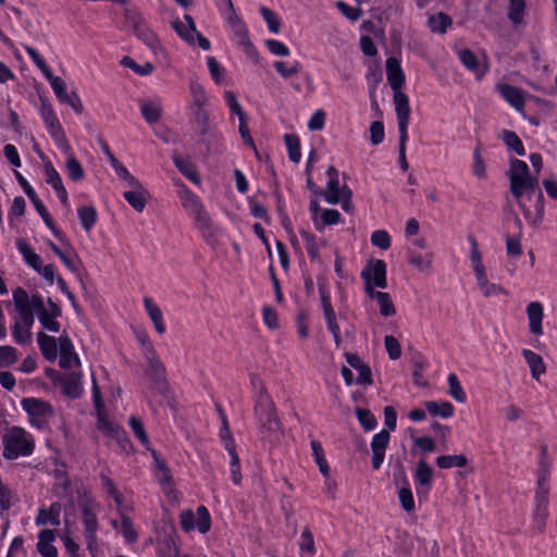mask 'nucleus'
Instances as JSON below:
<instances>
[{
	"mask_svg": "<svg viewBox=\"0 0 557 557\" xmlns=\"http://www.w3.org/2000/svg\"><path fill=\"white\" fill-rule=\"evenodd\" d=\"M541 455L539 459L536 490L534 495V509L532 516V528L535 533L541 534L546 529V519L548 517L549 499V478L552 468V458L548 456L546 445H541Z\"/></svg>",
	"mask_w": 557,
	"mask_h": 557,
	"instance_id": "obj_1",
	"label": "nucleus"
},
{
	"mask_svg": "<svg viewBox=\"0 0 557 557\" xmlns=\"http://www.w3.org/2000/svg\"><path fill=\"white\" fill-rule=\"evenodd\" d=\"M253 413L262 440L275 444L282 437V424L276 414V408L272 399L255 404Z\"/></svg>",
	"mask_w": 557,
	"mask_h": 557,
	"instance_id": "obj_2",
	"label": "nucleus"
},
{
	"mask_svg": "<svg viewBox=\"0 0 557 557\" xmlns=\"http://www.w3.org/2000/svg\"><path fill=\"white\" fill-rule=\"evenodd\" d=\"M35 447L33 437L20 426H12L3 436L2 455L8 460L32 455Z\"/></svg>",
	"mask_w": 557,
	"mask_h": 557,
	"instance_id": "obj_3",
	"label": "nucleus"
},
{
	"mask_svg": "<svg viewBox=\"0 0 557 557\" xmlns=\"http://www.w3.org/2000/svg\"><path fill=\"white\" fill-rule=\"evenodd\" d=\"M181 199L183 207L195 218L197 226L202 232L208 243L214 246L213 224L200 199L186 188L181 193Z\"/></svg>",
	"mask_w": 557,
	"mask_h": 557,
	"instance_id": "obj_4",
	"label": "nucleus"
},
{
	"mask_svg": "<svg viewBox=\"0 0 557 557\" xmlns=\"http://www.w3.org/2000/svg\"><path fill=\"white\" fill-rule=\"evenodd\" d=\"M384 422L387 430H382L371 441L372 468L375 470L380 469L384 461L385 450L391 440L389 431H394L397 425V413L393 406L384 408Z\"/></svg>",
	"mask_w": 557,
	"mask_h": 557,
	"instance_id": "obj_5",
	"label": "nucleus"
},
{
	"mask_svg": "<svg viewBox=\"0 0 557 557\" xmlns=\"http://www.w3.org/2000/svg\"><path fill=\"white\" fill-rule=\"evenodd\" d=\"M33 308L36 309V314L44 329L50 332H59L60 323L57 318L61 315V308L48 298V307H45L44 299L40 295H33Z\"/></svg>",
	"mask_w": 557,
	"mask_h": 557,
	"instance_id": "obj_6",
	"label": "nucleus"
},
{
	"mask_svg": "<svg viewBox=\"0 0 557 557\" xmlns=\"http://www.w3.org/2000/svg\"><path fill=\"white\" fill-rule=\"evenodd\" d=\"M23 409L29 416V421L38 429L47 426L54 412L51 405L38 398H24L21 401Z\"/></svg>",
	"mask_w": 557,
	"mask_h": 557,
	"instance_id": "obj_7",
	"label": "nucleus"
},
{
	"mask_svg": "<svg viewBox=\"0 0 557 557\" xmlns=\"http://www.w3.org/2000/svg\"><path fill=\"white\" fill-rule=\"evenodd\" d=\"M147 360V375L153 383V386L160 394H166L169 389V383L165 377V368L157 356V351L152 345H148L146 352Z\"/></svg>",
	"mask_w": 557,
	"mask_h": 557,
	"instance_id": "obj_8",
	"label": "nucleus"
},
{
	"mask_svg": "<svg viewBox=\"0 0 557 557\" xmlns=\"http://www.w3.org/2000/svg\"><path fill=\"white\" fill-rule=\"evenodd\" d=\"M13 302L20 318L16 322H21L24 329L30 331L36 313V309L33 308V296L29 297L24 288L17 287L13 290Z\"/></svg>",
	"mask_w": 557,
	"mask_h": 557,
	"instance_id": "obj_9",
	"label": "nucleus"
},
{
	"mask_svg": "<svg viewBox=\"0 0 557 557\" xmlns=\"http://www.w3.org/2000/svg\"><path fill=\"white\" fill-rule=\"evenodd\" d=\"M15 176H16V180L20 183V185L23 187L25 194L33 202L35 209L37 210V212L40 214V216L45 221L46 225L51 230V232L53 233V235L55 237L62 238V235H63L62 232L55 227L51 215L49 214V212H48L47 208L45 207V205L42 203V201L38 198L34 188L28 184V182L25 180V177L20 172H15Z\"/></svg>",
	"mask_w": 557,
	"mask_h": 557,
	"instance_id": "obj_10",
	"label": "nucleus"
},
{
	"mask_svg": "<svg viewBox=\"0 0 557 557\" xmlns=\"http://www.w3.org/2000/svg\"><path fill=\"white\" fill-rule=\"evenodd\" d=\"M41 116L51 137L65 153H69L71 151V147L52 108L50 106H42Z\"/></svg>",
	"mask_w": 557,
	"mask_h": 557,
	"instance_id": "obj_11",
	"label": "nucleus"
},
{
	"mask_svg": "<svg viewBox=\"0 0 557 557\" xmlns=\"http://www.w3.org/2000/svg\"><path fill=\"white\" fill-rule=\"evenodd\" d=\"M361 277L364 282H370L379 288H386V263L381 260H370L361 271Z\"/></svg>",
	"mask_w": 557,
	"mask_h": 557,
	"instance_id": "obj_12",
	"label": "nucleus"
},
{
	"mask_svg": "<svg viewBox=\"0 0 557 557\" xmlns=\"http://www.w3.org/2000/svg\"><path fill=\"white\" fill-rule=\"evenodd\" d=\"M395 111L398 121L399 135H408V125L410 116L409 99L401 90L394 94Z\"/></svg>",
	"mask_w": 557,
	"mask_h": 557,
	"instance_id": "obj_13",
	"label": "nucleus"
},
{
	"mask_svg": "<svg viewBox=\"0 0 557 557\" xmlns=\"http://www.w3.org/2000/svg\"><path fill=\"white\" fill-rule=\"evenodd\" d=\"M326 175L329 177V182L326 184V188L322 190V196L331 205L339 203L342 196V187H339L338 180L339 172L335 166L330 165L326 171Z\"/></svg>",
	"mask_w": 557,
	"mask_h": 557,
	"instance_id": "obj_14",
	"label": "nucleus"
},
{
	"mask_svg": "<svg viewBox=\"0 0 557 557\" xmlns=\"http://www.w3.org/2000/svg\"><path fill=\"white\" fill-rule=\"evenodd\" d=\"M97 428L108 437L115 440L123 449H126L129 445L125 431L121 426L110 422L104 416L99 414Z\"/></svg>",
	"mask_w": 557,
	"mask_h": 557,
	"instance_id": "obj_15",
	"label": "nucleus"
},
{
	"mask_svg": "<svg viewBox=\"0 0 557 557\" xmlns=\"http://www.w3.org/2000/svg\"><path fill=\"white\" fill-rule=\"evenodd\" d=\"M59 348H60V361L59 366L63 369H69L73 364L79 367L81 360L77 354L74 351V346L69 336L62 335L59 337Z\"/></svg>",
	"mask_w": 557,
	"mask_h": 557,
	"instance_id": "obj_16",
	"label": "nucleus"
},
{
	"mask_svg": "<svg viewBox=\"0 0 557 557\" xmlns=\"http://www.w3.org/2000/svg\"><path fill=\"white\" fill-rule=\"evenodd\" d=\"M134 33L154 54H158L161 50L159 39L146 23L134 20Z\"/></svg>",
	"mask_w": 557,
	"mask_h": 557,
	"instance_id": "obj_17",
	"label": "nucleus"
},
{
	"mask_svg": "<svg viewBox=\"0 0 557 557\" xmlns=\"http://www.w3.org/2000/svg\"><path fill=\"white\" fill-rule=\"evenodd\" d=\"M190 123L202 141L210 132V115L207 109L190 110Z\"/></svg>",
	"mask_w": 557,
	"mask_h": 557,
	"instance_id": "obj_18",
	"label": "nucleus"
},
{
	"mask_svg": "<svg viewBox=\"0 0 557 557\" xmlns=\"http://www.w3.org/2000/svg\"><path fill=\"white\" fill-rule=\"evenodd\" d=\"M497 89L510 106H512L518 112L523 113L525 99L521 89L508 84H500L497 86Z\"/></svg>",
	"mask_w": 557,
	"mask_h": 557,
	"instance_id": "obj_19",
	"label": "nucleus"
},
{
	"mask_svg": "<svg viewBox=\"0 0 557 557\" xmlns=\"http://www.w3.org/2000/svg\"><path fill=\"white\" fill-rule=\"evenodd\" d=\"M527 315L529 321L530 332L534 335L543 334V318L544 309L541 302L532 301L527 306Z\"/></svg>",
	"mask_w": 557,
	"mask_h": 557,
	"instance_id": "obj_20",
	"label": "nucleus"
},
{
	"mask_svg": "<svg viewBox=\"0 0 557 557\" xmlns=\"http://www.w3.org/2000/svg\"><path fill=\"white\" fill-rule=\"evenodd\" d=\"M386 74L391 88L394 91L400 90L405 83V75L396 58H388L386 60Z\"/></svg>",
	"mask_w": 557,
	"mask_h": 557,
	"instance_id": "obj_21",
	"label": "nucleus"
},
{
	"mask_svg": "<svg viewBox=\"0 0 557 557\" xmlns=\"http://www.w3.org/2000/svg\"><path fill=\"white\" fill-rule=\"evenodd\" d=\"M172 26L177 35L189 45L195 44V34H197L196 24L189 14L184 15V21L175 20Z\"/></svg>",
	"mask_w": 557,
	"mask_h": 557,
	"instance_id": "obj_22",
	"label": "nucleus"
},
{
	"mask_svg": "<svg viewBox=\"0 0 557 557\" xmlns=\"http://www.w3.org/2000/svg\"><path fill=\"white\" fill-rule=\"evenodd\" d=\"M55 534L53 530L45 529L38 534L37 550L44 557H58V549L53 545Z\"/></svg>",
	"mask_w": 557,
	"mask_h": 557,
	"instance_id": "obj_23",
	"label": "nucleus"
},
{
	"mask_svg": "<svg viewBox=\"0 0 557 557\" xmlns=\"http://www.w3.org/2000/svg\"><path fill=\"white\" fill-rule=\"evenodd\" d=\"M510 191L515 198L520 199L524 193H531L537 185L536 177L510 178Z\"/></svg>",
	"mask_w": 557,
	"mask_h": 557,
	"instance_id": "obj_24",
	"label": "nucleus"
},
{
	"mask_svg": "<svg viewBox=\"0 0 557 557\" xmlns=\"http://www.w3.org/2000/svg\"><path fill=\"white\" fill-rule=\"evenodd\" d=\"M61 387L64 395L72 398H78L83 391L81 374L75 372L66 374L61 380Z\"/></svg>",
	"mask_w": 557,
	"mask_h": 557,
	"instance_id": "obj_25",
	"label": "nucleus"
},
{
	"mask_svg": "<svg viewBox=\"0 0 557 557\" xmlns=\"http://www.w3.org/2000/svg\"><path fill=\"white\" fill-rule=\"evenodd\" d=\"M522 355L530 368L532 377L539 381L541 375L546 371L543 358L530 349H523Z\"/></svg>",
	"mask_w": 557,
	"mask_h": 557,
	"instance_id": "obj_26",
	"label": "nucleus"
},
{
	"mask_svg": "<svg viewBox=\"0 0 557 557\" xmlns=\"http://www.w3.org/2000/svg\"><path fill=\"white\" fill-rule=\"evenodd\" d=\"M61 84H62L61 90H59L58 88L53 89L57 98L62 103L69 104L77 114H81L84 110L81 98L78 97V95L75 91H72L70 94L67 92L66 84L63 79L61 81Z\"/></svg>",
	"mask_w": 557,
	"mask_h": 557,
	"instance_id": "obj_27",
	"label": "nucleus"
},
{
	"mask_svg": "<svg viewBox=\"0 0 557 557\" xmlns=\"http://www.w3.org/2000/svg\"><path fill=\"white\" fill-rule=\"evenodd\" d=\"M149 193L144 187L138 189H131L123 194L125 200L135 209L137 212H141L149 199Z\"/></svg>",
	"mask_w": 557,
	"mask_h": 557,
	"instance_id": "obj_28",
	"label": "nucleus"
},
{
	"mask_svg": "<svg viewBox=\"0 0 557 557\" xmlns=\"http://www.w3.org/2000/svg\"><path fill=\"white\" fill-rule=\"evenodd\" d=\"M145 309L151 319L156 331L159 334H163L165 332V324L163 322V314L161 309L153 302V300L149 297L144 298Z\"/></svg>",
	"mask_w": 557,
	"mask_h": 557,
	"instance_id": "obj_29",
	"label": "nucleus"
},
{
	"mask_svg": "<svg viewBox=\"0 0 557 557\" xmlns=\"http://www.w3.org/2000/svg\"><path fill=\"white\" fill-rule=\"evenodd\" d=\"M139 108L143 117L149 124L157 123L162 116V108L159 101H140Z\"/></svg>",
	"mask_w": 557,
	"mask_h": 557,
	"instance_id": "obj_30",
	"label": "nucleus"
},
{
	"mask_svg": "<svg viewBox=\"0 0 557 557\" xmlns=\"http://www.w3.org/2000/svg\"><path fill=\"white\" fill-rule=\"evenodd\" d=\"M37 342L41 350L42 356L48 360H54L58 356L57 341L54 337L47 335L44 332H39Z\"/></svg>",
	"mask_w": 557,
	"mask_h": 557,
	"instance_id": "obj_31",
	"label": "nucleus"
},
{
	"mask_svg": "<svg viewBox=\"0 0 557 557\" xmlns=\"http://www.w3.org/2000/svg\"><path fill=\"white\" fill-rule=\"evenodd\" d=\"M189 92L191 96V103H190L189 109L190 110L206 109V107L209 102V97H208L205 88L202 87V85H200L197 82H190L189 83Z\"/></svg>",
	"mask_w": 557,
	"mask_h": 557,
	"instance_id": "obj_32",
	"label": "nucleus"
},
{
	"mask_svg": "<svg viewBox=\"0 0 557 557\" xmlns=\"http://www.w3.org/2000/svg\"><path fill=\"white\" fill-rule=\"evenodd\" d=\"M60 511L61 505L58 503L51 504L49 510L39 509L38 515L36 517V524L44 525L50 522L54 527L60 525Z\"/></svg>",
	"mask_w": 557,
	"mask_h": 557,
	"instance_id": "obj_33",
	"label": "nucleus"
},
{
	"mask_svg": "<svg viewBox=\"0 0 557 557\" xmlns=\"http://www.w3.org/2000/svg\"><path fill=\"white\" fill-rule=\"evenodd\" d=\"M424 406L430 414L433 417H442L444 419L450 418L454 412V406L448 401H425Z\"/></svg>",
	"mask_w": 557,
	"mask_h": 557,
	"instance_id": "obj_34",
	"label": "nucleus"
},
{
	"mask_svg": "<svg viewBox=\"0 0 557 557\" xmlns=\"http://www.w3.org/2000/svg\"><path fill=\"white\" fill-rule=\"evenodd\" d=\"M173 162L178 171L188 180H190L195 184L200 183V177L196 172L194 165L188 159H183L178 154L173 156Z\"/></svg>",
	"mask_w": 557,
	"mask_h": 557,
	"instance_id": "obj_35",
	"label": "nucleus"
},
{
	"mask_svg": "<svg viewBox=\"0 0 557 557\" xmlns=\"http://www.w3.org/2000/svg\"><path fill=\"white\" fill-rule=\"evenodd\" d=\"M451 23L450 16L443 12L431 15L428 18V26L432 33L444 34Z\"/></svg>",
	"mask_w": 557,
	"mask_h": 557,
	"instance_id": "obj_36",
	"label": "nucleus"
},
{
	"mask_svg": "<svg viewBox=\"0 0 557 557\" xmlns=\"http://www.w3.org/2000/svg\"><path fill=\"white\" fill-rule=\"evenodd\" d=\"M81 224L86 232H89L97 222V211L92 206H83L77 210Z\"/></svg>",
	"mask_w": 557,
	"mask_h": 557,
	"instance_id": "obj_37",
	"label": "nucleus"
},
{
	"mask_svg": "<svg viewBox=\"0 0 557 557\" xmlns=\"http://www.w3.org/2000/svg\"><path fill=\"white\" fill-rule=\"evenodd\" d=\"M467 462V457L463 455H442L436 458V465L441 469L462 468Z\"/></svg>",
	"mask_w": 557,
	"mask_h": 557,
	"instance_id": "obj_38",
	"label": "nucleus"
},
{
	"mask_svg": "<svg viewBox=\"0 0 557 557\" xmlns=\"http://www.w3.org/2000/svg\"><path fill=\"white\" fill-rule=\"evenodd\" d=\"M433 478V469L425 460H420L417 465L414 479L419 486H430Z\"/></svg>",
	"mask_w": 557,
	"mask_h": 557,
	"instance_id": "obj_39",
	"label": "nucleus"
},
{
	"mask_svg": "<svg viewBox=\"0 0 557 557\" xmlns=\"http://www.w3.org/2000/svg\"><path fill=\"white\" fill-rule=\"evenodd\" d=\"M447 382L449 396H451L456 401L460 404L466 403L467 396L459 382L458 376L455 373H450L448 374Z\"/></svg>",
	"mask_w": 557,
	"mask_h": 557,
	"instance_id": "obj_40",
	"label": "nucleus"
},
{
	"mask_svg": "<svg viewBox=\"0 0 557 557\" xmlns=\"http://www.w3.org/2000/svg\"><path fill=\"white\" fill-rule=\"evenodd\" d=\"M250 383L253 388V401H264L265 399H272L268 393V389L261 380V377L255 373L250 374Z\"/></svg>",
	"mask_w": 557,
	"mask_h": 557,
	"instance_id": "obj_41",
	"label": "nucleus"
},
{
	"mask_svg": "<svg viewBox=\"0 0 557 557\" xmlns=\"http://www.w3.org/2000/svg\"><path fill=\"white\" fill-rule=\"evenodd\" d=\"M221 420H222V426L220 430V437L224 443V447L227 450L228 454H233L236 451V445L234 442V438L232 436L227 418L226 416L221 411Z\"/></svg>",
	"mask_w": 557,
	"mask_h": 557,
	"instance_id": "obj_42",
	"label": "nucleus"
},
{
	"mask_svg": "<svg viewBox=\"0 0 557 557\" xmlns=\"http://www.w3.org/2000/svg\"><path fill=\"white\" fill-rule=\"evenodd\" d=\"M502 139L505 143V145L508 148L515 150V152L518 156H524L525 150H524V147L522 145V141L520 140V138L517 136V134L515 132L507 131V129L503 131Z\"/></svg>",
	"mask_w": 557,
	"mask_h": 557,
	"instance_id": "obj_43",
	"label": "nucleus"
},
{
	"mask_svg": "<svg viewBox=\"0 0 557 557\" xmlns=\"http://www.w3.org/2000/svg\"><path fill=\"white\" fill-rule=\"evenodd\" d=\"M83 524L85 528V537H91L97 533L98 520L95 512L89 507L83 509Z\"/></svg>",
	"mask_w": 557,
	"mask_h": 557,
	"instance_id": "obj_44",
	"label": "nucleus"
},
{
	"mask_svg": "<svg viewBox=\"0 0 557 557\" xmlns=\"http://www.w3.org/2000/svg\"><path fill=\"white\" fill-rule=\"evenodd\" d=\"M284 140L288 150L290 161L298 163L301 158L299 138L293 134H286Z\"/></svg>",
	"mask_w": 557,
	"mask_h": 557,
	"instance_id": "obj_45",
	"label": "nucleus"
},
{
	"mask_svg": "<svg viewBox=\"0 0 557 557\" xmlns=\"http://www.w3.org/2000/svg\"><path fill=\"white\" fill-rule=\"evenodd\" d=\"M157 476L161 485H169L172 482V474L164 460L160 459L156 451H152Z\"/></svg>",
	"mask_w": 557,
	"mask_h": 557,
	"instance_id": "obj_46",
	"label": "nucleus"
},
{
	"mask_svg": "<svg viewBox=\"0 0 557 557\" xmlns=\"http://www.w3.org/2000/svg\"><path fill=\"white\" fill-rule=\"evenodd\" d=\"M121 516L122 533L126 542L134 543L137 540V532L134 529L132 520L125 515L124 508H119Z\"/></svg>",
	"mask_w": 557,
	"mask_h": 557,
	"instance_id": "obj_47",
	"label": "nucleus"
},
{
	"mask_svg": "<svg viewBox=\"0 0 557 557\" xmlns=\"http://www.w3.org/2000/svg\"><path fill=\"white\" fill-rule=\"evenodd\" d=\"M17 247L27 264L30 265L34 270H40V257L23 242H18Z\"/></svg>",
	"mask_w": 557,
	"mask_h": 557,
	"instance_id": "obj_48",
	"label": "nucleus"
},
{
	"mask_svg": "<svg viewBox=\"0 0 557 557\" xmlns=\"http://www.w3.org/2000/svg\"><path fill=\"white\" fill-rule=\"evenodd\" d=\"M311 449H312L313 456L315 458V462L319 466L321 473L324 476H329L330 468L324 458V451H323L322 445L318 441H312Z\"/></svg>",
	"mask_w": 557,
	"mask_h": 557,
	"instance_id": "obj_49",
	"label": "nucleus"
},
{
	"mask_svg": "<svg viewBox=\"0 0 557 557\" xmlns=\"http://www.w3.org/2000/svg\"><path fill=\"white\" fill-rule=\"evenodd\" d=\"M525 10L524 0H510L508 8V18L513 24H520Z\"/></svg>",
	"mask_w": 557,
	"mask_h": 557,
	"instance_id": "obj_50",
	"label": "nucleus"
},
{
	"mask_svg": "<svg viewBox=\"0 0 557 557\" xmlns=\"http://www.w3.org/2000/svg\"><path fill=\"white\" fill-rule=\"evenodd\" d=\"M235 37L237 39L238 45L244 48L246 54L255 62H258L259 54L249 39L248 29H245L239 35H235Z\"/></svg>",
	"mask_w": 557,
	"mask_h": 557,
	"instance_id": "obj_51",
	"label": "nucleus"
},
{
	"mask_svg": "<svg viewBox=\"0 0 557 557\" xmlns=\"http://www.w3.org/2000/svg\"><path fill=\"white\" fill-rule=\"evenodd\" d=\"M356 417H357L359 423L361 424V426L366 431L373 430L376 426V424H377L376 418L374 417V414L369 409L357 408L356 409Z\"/></svg>",
	"mask_w": 557,
	"mask_h": 557,
	"instance_id": "obj_52",
	"label": "nucleus"
},
{
	"mask_svg": "<svg viewBox=\"0 0 557 557\" xmlns=\"http://www.w3.org/2000/svg\"><path fill=\"white\" fill-rule=\"evenodd\" d=\"M69 158L66 160V171L73 181H81L84 177V170L77 159L71 153H67Z\"/></svg>",
	"mask_w": 557,
	"mask_h": 557,
	"instance_id": "obj_53",
	"label": "nucleus"
},
{
	"mask_svg": "<svg viewBox=\"0 0 557 557\" xmlns=\"http://www.w3.org/2000/svg\"><path fill=\"white\" fill-rule=\"evenodd\" d=\"M530 170L528 164L524 161L515 159L510 162V169L508 172V177L510 178H519V177H530Z\"/></svg>",
	"mask_w": 557,
	"mask_h": 557,
	"instance_id": "obj_54",
	"label": "nucleus"
},
{
	"mask_svg": "<svg viewBox=\"0 0 557 557\" xmlns=\"http://www.w3.org/2000/svg\"><path fill=\"white\" fill-rule=\"evenodd\" d=\"M121 63L128 69H132L135 73L146 76L152 73L154 66L152 63L147 62L144 65L137 64L132 58L124 57L121 61Z\"/></svg>",
	"mask_w": 557,
	"mask_h": 557,
	"instance_id": "obj_55",
	"label": "nucleus"
},
{
	"mask_svg": "<svg viewBox=\"0 0 557 557\" xmlns=\"http://www.w3.org/2000/svg\"><path fill=\"white\" fill-rule=\"evenodd\" d=\"M17 350L12 346H0V368H8L17 361Z\"/></svg>",
	"mask_w": 557,
	"mask_h": 557,
	"instance_id": "obj_56",
	"label": "nucleus"
},
{
	"mask_svg": "<svg viewBox=\"0 0 557 557\" xmlns=\"http://www.w3.org/2000/svg\"><path fill=\"white\" fill-rule=\"evenodd\" d=\"M224 98L227 103V107L230 111L233 114H236L238 116V120L247 119V114L244 112L242 106L239 104L236 95L232 90H226L224 92Z\"/></svg>",
	"mask_w": 557,
	"mask_h": 557,
	"instance_id": "obj_57",
	"label": "nucleus"
},
{
	"mask_svg": "<svg viewBox=\"0 0 557 557\" xmlns=\"http://www.w3.org/2000/svg\"><path fill=\"white\" fill-rule=\"evenodd\" d=\"M129 426L140 443L147 446L149 444V436L145 431L143 421L139 418L132 416L129 418Z\"/></svg>",
	"mask_w": 557,
	"mask_h": 557,
	"instance_id": "obj_58",
	"label": "nucleus"
},
{
	"mask_svg": "<svg viewBox=\"0 0 557 557\" xmlns=\"http://www.w3.org/2000/svg\"><path fill=\"white\" fill-rule=\"evenodd\" d=\"M207 64L212 79L216 84H221L224 79V67L218 62V60L214 57H208Z\"/></svg>",
	"mask_w": 557,
	"mask_h": 557,
	"instance_id": "obj_59",
	"label": "nucleus"
},
{
	"mask_svg": "<svg viewBox=\"0 0 557 557\" xmlns=\"http://www.w3.org/2000/svg\"><path fill=\"white\" fill-rule=\"evenodd\" d=\"M299 548L301 552L308 553L310 556L315 555L317 550H315L313 534L308 528H305L302 530Z\"/></svg>",
	"mask_w": 557,
	"mask_h": 557,
	"instance_id": "obj_60",
	"label": "nucleus"
},
{
	"mask_svg": "<svg viewBox=\"0 0 557 557\" xmlns=\"http://www.w3.org/2000/svg\"><path fill=\"white\" fill-rule=\"evenodd\" d=\"M300 235L306 243V250L309 257L312 260L319 259V246L315 236L306 231H301Z\"/></svg>",
	"mask_w": 557,
	"mask_h": 557,
	"instance_id": "obj_61",
	"label": "nucleus"
},
{
	"mask_svg": "<svg viewBox=\"0 0 557 557\" xmlns=\"http://www.w3.org/2000/svg\"><path fill=\"white\" fill-rule=\"evenodd\" d=\"M406 483L408 484L407 481H406ZM398 498H399L401 507H403V509L405 511L411 512V511L414 510L413 495H412V492H411V490H410V487L408 485L407 486H403L399 490Z\"/></svg>",
	"mask_w": 557,
	"mask_h": 557,
	"instance_id": "obj_62",
	"label": "nucleus"
},
{
	"mask_svg": "<svg viewBox=\"0 0 557 557\" xmlns=\"http://www.w3.org/2000/svg\"><path fill=\"white\" fill-rule=\"evenodd\" d=\"M377 305L380 306V313L383 317H392L396 313L395 306L388 293H382L377 298Z\"/></svg>",
	"mask_w": 557,
	"mask_h": 557,
	"instance_id": "obj_63",
	"label": "nucleus"
},
{
	"mask_svg": "<svg viewBox=\"0 0 557 557\" xmlns=\"http://www.w3.org/2000/svg\"><path fill=\"white\" fill-rule=\"evenodd\" d=\"M384 344L388 357L392 360H397L401 356V346L396 337L393 335H386L384 337Z\"/></svg>",
	"mask_w": 557,
	"mask_h": 557,
	"instance_id": "obj_64",
	"label": "nucleus"
}]
</instances>
